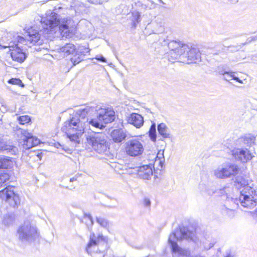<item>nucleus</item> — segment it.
<instances>
[{"mask_svg":"<svg viewBox=\"0 0 257 257\" xmlns=\"http://www.w3.org/2000/svg\"><path fill=\"white\" fill-rule=\"evenodd\" d=\"M37 25L40 24L42 29H36L35 27H31L26 31V38L17 36L10 42L8 46H4V48H9L11 55L14 61L23 62L27 56L23 50L19 46L20 44L27 45L30 42L33 44L40 45L42 43L41 39L42 34L45 37L54 36L62 38H71L76 31L77 22L70 18H62L60 16L54 12L48 11L45 17H39L35 20Z\"/></svg>","mask_w":257,"mask_h":257,"instance_id":"f257e3e1","label":"nucleus"},{"mask_svg":"<svg viewBox=\"0 0 257 257\" xmlns=\"http://www.w3.org/2000/svg\"><path fill=\"white\" fill-rule=\"evenodd\" d=\"M76 115L66 121L61 128L75 145L80 144L81 137L90 125L101 129L104 127V124L111 122L115 119V112L112 109L100 105L78 109Z\"/></svg>","mask_w":257,"mask_h":257,"instance_id":"f03ea898","label":"nucleus"},{"mask_svg":"<svg viewBox=\"0 0 257 257\" xmlns=\"http://www.w3.org/2000/svg\"><path fill=\"white\" fill-rule=\"evenodd\" d=\"M234 183L235 188L231 193L230 202H228L232 208L228 209L229 211L233 212L239 203L244 208H254L257 204V190L247 185L246 181L242 178H236Z\"/></svg>","mask_w":257,"mask_h":257,"instance_id":"7ed1b4c3","label":"nucleus"},{"mask_svg":"<svg viewBox=\"0 0 257 257\" xmlns=\"http://www.w3.org/2000/svg\"><path fill=\"white\" fill-rule=\"evenodd\" d=\"M195 234L186 228L176 229L172 232L169 237L168 242L171 245L173 252L180 255H185L186 251L178 246L177 241L183 239L194 241Z\"/></svg>","mask_w":257,"mask_h":257,"instance_id":"20e7f679","label":"nucleus"},{"mask_svg":"<svg viewBox=\"0 0 257 257\" xmlns=\"http://www.w3.org/2000/svg\"><path fill=\"white\" fill-rule=\"evenodd\" d=\"M87 144L99 154H103L108 149V144L104 134L93 132L86 136Z\"/></svg>","mask_w":257,"mask_h":257,"instance_id":"39448f33","label":"nucleus"},{"mask_svg":"<svg viewBox=\"0 0 257 257\" xmlns=\"http://www.w3.org/2000/svg\"><path fill=\"white\" fill-rule=\"evenodd\" d=\"M17 233L20 240L27 242H33L39 236L37 228L29 221H26L19 227Z\"/></svg>","mask_w":257,"mask_h":257,"instance_id":"423d86ee","label":"nucleus"},{"mask_svg":"<svg viewBox=\"0 0 257 257\" xmlns=\"http://www.w3.org/2000/svg\"><path fill=\"white\" fill-rule=\"evenodd\" d=\"M162 44L164 45L167 44L170 49L168 59L171 62H174L177 60L180 61L183 51H186L189 48L188 45L176 40H173L169 42L164 40Z\"/></svg>","mask_w":257,"mask_h":257,"instance_id":"0eeeda50","label":"nucleus"},{"mask_svg":"<svg viewBox=\"0 0 257 257\" xmlns=\"http://www.w3.org/2000/svg\"><path fill=\"white\" fill-rule=\"evenodd\" d=\"M239 171V168L236 164L228 162L223 164L215 169L213 171V175L216 178L226 179L235 176Z\"/></svg>","mask_w":257,"mask_h":257,"instance_id":"6e6552de","label":"nucleus"},{"mask_svg":"<svg viewBox=\"0 0 257 257\" xmlns=\"http://www.w3.org/2000/svg\"><path fill=\"white\" fill-rule=\"evenodd\" d=\"M16 134L18 137L23 138V140L19 142L20 144L22 145L23 151L29 150L40 144L39 139L26 130L18 128L16 130Z\"/></svg>","mask_w":257,"mask_h":257,"instance_id":"1a4fd4ad","label":"nucleus"},{"mask_svg":"<svg viewBox=\"0 0 257 257\" xmlns=\"http://www.w3.org/2000/svg\"><path fill=\"white\" fill-rule=\"evenodd\" d=\"M13 187H6L0 191V198L7 202L11 206L17 208L20 204L19 196L16 194Z\"/></svg>","mask_w":257,"mask_h":257,"instance_id":"9d476101","label":"nucleus"},{"mask_svg":"<svg viewBox=\"0 0 257 257\" xmlns=\"http://www.w3.org/2000/svg\"><path fill=\"white\" fill-rule=\"evenodd\" d=\"M144 149L142 142L138 139H134L125 143V151L127 155L132 157L142 155Z\"/></svg>","mask_w":257,"mask_h":257,"instance_id":"9b49d317","label":"nucleus"},{"mask_svg":"<svg viewBox=\"0 0 257 257\" xmlns=\"http://www.w3.org/2000/svg\"><path fill=\"white\" fill-rule=\"evenodd\" d=\"M201 59V53L199 50L195 47L189 46L186 51H183L180 61L188 64L196 63Z\"/></svg>","mask_w":257,"mask_h":257,"instance_id":"f8f14e48","label":"nucleus"},{"mask_svg":"<svg viewBox=\"0 0 257 257\" xmlns=\"http://www.w3.org/2000/svg\"><path fill=\"white\" fill-rule=\"evenodd\" d=\"M152 167L153 165L151 164L136 167L132 168L130 173L137 174L138 177L142 179L150 180L153 174Z\"/></svg>","mask_w":257,"mask_h":257,"instance_id":"ddd939ff","label":"nucleus"},{"mask_svg":"<svg viewBox=\"0 0 257 257\" xmlns=\"http://www.w3.org/2000/svg\"><path fill=\"white\" fill-rule=\"evenodd\" d=\"M233 157L238 161L241 163H246L251 160L253 156L246 148L234 149L232 151Z\"/></svg>","mask_w":257,"mask_h":257,"instance_id":"4468645a","label":"nucleus"},{"mask_svg":"<svg viewBox=\"0 0 257 257\" xmlns=\"http://www.w3.org/2000/svg\"><path fill=\"white\" fill-rule=\"evenodd\" d=\"M233 192V188L229 186H225L223 188L220 189H215L214 187H211L207 189V193L209 195L216 194L218 196H226V203L230 202V197L231 193Z\"/></svg>","mask_w":257,"mask_h":257,"instance_id":"2eb2a0df","label":"nucleus"},{"mask_svg":"<svg viewBox=\"0 0 257 257\" xmlns=\"http://www.w3.org/2000/svg\"><path fill=\"white\" fill-rule=\"evenodd\" d=\"M100 241L106 242L107 237L103 236L102 234H99L96 237L94 233H91L89 237V241L86 247V250L88 253H91L92 249L96 248L97 244Z\"/></svg>","mask_w":257,"mask_h":257,"instance_id":"dca6fc26","label":"nucleus"},{"mask_svg":"<svg viewBox=\"0 0 257 257\" xmlns=\"http://www.w3.org/2000/svg\"><path fill=\"white\" fill-rule=\"evenodd\" d=\"M255 137L254 135L248 134L240 137L236 141V145L241 147H250L254 144Z\"/></svg>","mask_w":257,"mask_h":257,"instance_id":"f3484780","label":"nucleus"},{"mask_svg":"<svg viewBox=\"0 0 257 257\" xmlns=\"http://www.w3.org/2000/svg\"><path fill=\"white\" fill-rule=\"evenodd\" d=\"M148 1L151 3V5L146 4L143 2L137 1L134 2L132 4V7L133 8L136 9V10L141 12V13L155 8L156 4L152 0Z\"/></svg>","mask_w":257,"mask_h":257,"instance_id":"a211bd4d","label":"nucleus"},{"mask_svg":"<svg viewBox=\"0 0 257 257\" xmlns=\"http://www.w3.org/2000/svg\"><path fill=\"white\" fill-rule=\"evenodd\" d=\"M127 122L137 128H140L144 124L143 117L136 113H132L127 117Z\"/></svg>","mask_w":257,"mask_h":257,"instance_id":"6ab92c4d","label":"nucleus"},{"mask_svg":"<svg viewBox=\"0 0 257 257\" xmlns=\"http://www.w3.org/2000/svg\"><path fill=\"white\" fill-rule=\"evenodd\" d=\"M159 134L162 137L160 140L163 141L166 139H171L172 135L169 128L164 123H161L157 126Z\"/></svg>","mask_w":257,"mask_h":257,"instance_id":"aec40b11","label":"nucleus"},{"mask_svg":"<svg viewBox=\"0 0 257 257\" xmlns=\"http://www.w3.org/2000/svg\"><path fill=\"white\" fill-rule=\"evenodd\" d=\"M113 140L116 143L122 142L126 137L125 133L122 130H114L111 133Z\"/></svg>","mask_w":257,"mask_h":257,"instance_id":"412c9836","label":"nucleus"},{"mask_svg":"<svg viewBox=\"0 0 257 257\" xmlns=\"http://www.w3.org/2000/svg\"><path fill=\"white\" fill-rule=\"evenodd\" d=\"M60 51L64 55L73 54L75 52V47L73 44L67 43L60 49Z\"/></svg>","mask_w":257,"mask_h":257,"instance_id":"4be33fe9","label":"nucleus"},{"mask_svg":"<svg viewBox=\"0 0 257 257\" xmlns=\"http://www.w3.org/2000/svg\"><path fill=\"white\" fill-rule=\"evenodd\" d=\"M13 165V162L10 158L0 156V169H8Z\"/></svg>","mask_w":257,"mask_h":257,"instance_id":"5701e85b","label":"nucleus"},{"mask_svg":"<svg viewBox=\"0 0 257 257\" xmlns=\"http://www.w3.org/2000/svg\"><path fill=\"white\" fill-rule=\"evenodd\" d=\"M223 77V79L227 81H230L231 80H234L241 84L243 83V81L236 76L235 75V72H234L227 71Z\"/></svg>","mask_w":257,"mask_h":257,"instance_id":"b1692460","label":"nucleus"},{"mask_svg":"<svg viewBox=\"0 0 257 257\" xmlns=\"http://www.w3.org/2000/svg\"><path fill=\"white\" fill-rule=\"evenodd\" d=\"M141 12L137 10H134L132 12V21L133 22V26L135 27H136L137 25L141 21Z\"/></svg>","mask_w":257,"mask_h":257,"instance_id":"393cba45","label":"nucleus"},{"mask_svg":"<svg viewBox=\"0 0 257 257\" xmlns=\"http://www.w3.org/2000/svg\"><path fill=\"white\" fill-rule=\"evenodd\" d=\"M149 136L151 140L155 142L157 138L156 125L155 122L152 123L149 131Z\"/></svg>","mask_w":257,"mask_h":257,"instance_id":"a878e982","label":"nucleus"},{"mask_svg":"<svg viewBox=\"0 0 257 257\" xmlns=\"http://www.w3.org/2000/svg\"><path fill=\"white\" fill-rule=\"evenodd\" d=\"M0 150L3 152H10L12 154H16L18 152L17 147L11 145H4L1 147Z\"/></svg>","mask_w":257,"mask_h":257,"instance_id":"bb28decb","label":"nucleus"},{"mask_svg":"<svg viewBox=\"0 0 257 257\" xmlns=\"http://www.w3.org/2000/svg\"><path fill=\"white\" fill-rule=\"evenodd\" d=\"M96 219L97 223L101 226L104 228H107L108 227L109 223L106 219L101 217H97Z\"/></svg>","mask_w":257,"mask_h":257,"instance_id":"cd10ccee","label":"nucleus"},{"mask_svg":"<svg viewBox=\"0 0 257 257\" xmlns=\"http://www.w3.org/2000/svg\"><path fill=\"white\" fill-rule=\"evenodd\" d=\"M17 120L21 124H25L31 121V118L28 115H23L17 117Z\"/></svg>","mask_w":257,"mask_h":257,"instance_id":"c85d7f7f","label":"nucleus"},{"mask_svg":"<svg viewBox=\"0 0 257 257\" xmlns=\"http://www.w3.org/2000/svg\"><path fill=\"white\" fill-rule=\"evenodd\" d=\"M10 179V175L8 173L0 174V187L5 184Z\"/></svg>","mask_w":257,"mask_h":257,"instance_id":"c756f323","label":"nucleus"},{"mask_svg":"<svg viewBox=\"0 0 257 257\" xmlns=\"http://www.w3.org/2000/svg\"><path fill=\"white\" fill-rule=\"evenodd\" d=\"M82 58H81V56L79 54H76L73 57L70 58V61L73 64V65H75L78 64L82 61Z\"/></svg>","mask_w":257,"mask_h":257,"instance_id":"7c9ffc66","label":"nucleus"},{"mask_svg":"<svg viewBox=\"0 0 257 257\" xmlns=\"http://www.w3.org/2000/svg\"><path fill=\"white\" fill-rule=\"evenodd\" d=\"M8 83L12 84L17 85L22 87H24V84L19 78H12L9 80Z\"/></svg>","mask_w":257,"mask_h":257,"instance_id":"2f4dec72","label":"nucleus"},{"mask_svg":"<svg viewBox=\"0 0 257 257\" xmlns=\"http://www.w3.org/2000/svg\"><path fill=\"white\" fill-rule=\"evenodd\" d=\"M162 157L164 159V151L161 152V151H160L157 154L156 158H158V160H159V163L160 164L161 168L163 167V161L161 160Z\"/></svg>","mask_w":257,"mask_h":257,"instance_id":"473e14b6","label":"nucleus"},{"mask_svg":"<svg viewBox=\"0 0 257 257\" xmlns=\"http://www.w3.org/2000/svg\"><path fill=\"white\" fill-rule=\"evenodd\" d=\"M84 219L88 220V222H86V223L88 225L90 224L92 225L93 223V221L92 220V216L90 214H85L84 216Z\"/></svg>","mask_w":257,"mask_h":257,"instance_id":"72a5a7b5","label":"nucleus"},{"mask_svg":"<svg viewBox=\"0 0 257 257\" xmlns=\"http://www.w3.org/2000/svg\"><path fill=\"white\" fill-rule=\"evenodd\" d=\"M218 73L220 75H224L225 73L227 71H226L223 66H218L217 70Z\"/></svg>","mask_w":257,"mask_h":257,"instance_id":"f704fd0d","label":"nucleus"},{"mask_svg":"<svg viewBox=\"0 0 257 257\" xmlns=\"http://www.w3.org/2000/svg\"><path fill=\"white\" fill-rule=\"evenodd\" d=\"M94 58L102 62H106V59L101 55H97Z\"/></svg>","mask_w":257,"mask_h":257,"instance_id":"c9c22d12","label":"nucleus"},{"mask_svg":"<svg viewBox=\"0 0 257 257\" xmlns=\"http://www.w3.org/2000/svg\"><path fill=\"white\" fill-rule=\"evenodd\" d=\"M143 204L145 207H150L151 205V201L147 198H145L143 200Z\"/></svg>","mask_w":257,"mask_h":257,"instance_id":"e433bc0d","label":"nucleus"},{"mask_svg":"<svg viewBox=\"0 0 257 257\" xmlns=\"http://www.w3.org/2000/svg\"><path fill=\"white\" fill-rule=\"evenodd\" d=\"M252 216L254 218H257V210L252 212Z\"/></svg>","mask_w":257,"mask_h":257,"instance_id":"4c0bfd02","label":"nucleus"},{"mask_svg":"<svg viewBox=\"0 0 257 257\" xmlns=\"http://www.w3.org/2000/svg\"><path fill=\"white\" fill-rule=\"evenodd\" d=\"M230 3L235 4L238 2V0H228Z\"/></svg>","mask_w":257,"mask_h":257,"instance_id":"58836bf2","label":"nucleus"},{"mask_svg":"<svg viewBox=\"0 0 257 257\" xmlns=\"http://www.w3.org/2000/svg\"><path fill=\"white\" fill-rule=\"evenodd\" d=\"M37 156L38 158H39L40 159H41V158L42 156V153H39L37 155Z\"/></svg>","mask_w":257,"mask_h":257,"instance_id":"ea45409f","label":"nucleus"},{"mask_svg":"<svg viewBox=\"0 0 257 257\" xmlns=\"http://www.w3.org/2000/svg\"><path fill=\"white\" fill-rule=\"evenodd\" d=\"M252 40H257V35L256 36H253L252 37Z\"/></svg>","mask_w":257,"mask_h":257,"instance_id":"a19ab883","label":"nucleus"},{"mask_svg":"<svg viewBox=\"0 0 257 257\" xmlns=\"http://www.w3.org/2000/svg\"><path fill=\"white\" fill-rule=\"evenodd\" d=\"M160 3H161V4H163V5H165V3L162 1V0H158Z\"/></svg>","mask_w":257,"mask_h":257,"instance_id":"79ce46f5","label":"nucleus"},{"mask_svg":"<svg viewBox=\"0 0 257 257\" xmlns=\"http://www.w3.org/2000/svg\"><path fill=\"white\" fill-rule=\"evenodd\" d=\"M75 179L74 178H71L70 179V182H73V181H74Z\"/></svg>","mask_w":257,"mask_h":257,"instance_id":"37998d69","label":"nucleus"},{"mask_svg":"<svg viewBox=\"0 0 257 257\" xmlns=\"http://www.w3.org/2000/svg\"><path fill=\"white\" fill-rule=\"evenodd\" d=\"M102 254V257H105V255L103 252H100Z\"/></svg>","mask_w":257,"mask_h":257,"instance_id":"c03bdc74","label":"nucleus"},{"mask_svg":"<svg viewBox=\"0 0 257 257\" xmlns=\"http://www.w3.org/2000/svg\"><path fill=\"white\" fill-rule=\"evenodd\" d=\"M59 146L60 147H62V146H61V145L59 144Z\"/></svg>","mask_w":257,"mask_h":257,"instance_id":"a18cd8bd","label":"nucleus"},{"mask_svg":"<svg viewBox=\"0 0 257 257\" xmlns=\"http://www.w3.org/2000/svg\"><path fill=\"white\" fill-rule=\"evenodd\" d=\"M157 161H158V160L156 159L155 161V162H157Z\"/></svg>","mask_w":257,"mask_h":257,"instance_id":"49530a36","label":"nucleus"}]
</instances>
